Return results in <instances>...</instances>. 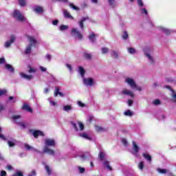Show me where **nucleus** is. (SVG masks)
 I'll list each match as a JSON object with an SVG mask.
<instances>
[{
    "label": "nucleus",
    "instance_id": "8",
    "mask_svg": "<svg viewBox=\"0 0 176 176\" xmlns=\"http://www.w3.org/2000/svg\"><path fill=\"white\" fill-rule=\"evenodd\" d=\"M46 146H54L56 145V142L54 140L47 139L45 141Z\"/></svg>",
    "mask_w": 176,
    "mask_h": 176
},
{
    "label": "nucleus",
    "instance_id": "53",
    "mask_svg": "<svg viewBox=\"0 0 176 176\" xmlns=\"http://www.w3.org/2000/svg\"><path fill=\"white\" fill-rule=\"evenodd\" d=\"M78 105L79 107H81L82 108H83V107H85V104L82 103L81 101H78Z\"/></svg>",
    "mask_w": 176,
    "mask_h": 176
},
{
    "label": "nucleus",
    "instance_id": "6",
    "mask_svg": "<svg viewBox=\"0 0 176 176\" xmlns=\"http://www.w3.org/2000/svg\"><path fill=\"white\" fill-rule=\"evenodd\" d=\"M83 83L84 85H86V86H93L94 81L93 80V78H84Z\"/></svg>",
    "mask_w": 176,
    "mask_h": 176
},
{
    "label": "nucleus",
    "instance_id": "20",
    "mask_svg": "<svg viewBox=\"0 0 176 176\" xmlns=\"http://www.w3.org/2000/svg\"><path fill=\"white\" fill-rule=\"evenodd\" d=\"M80 137L85 138V140H88L89 141H91V138L87 133H82L79 134Z\"/></svg>",
    "mask_w": 176,
    "mask_h": 176
},
{
    "label": "nucleus",
    "instance_id": "44",
    "mask_svg": "<svg viewBox=\"0 0 176 176\" xmlns=\"http://www.w3.org/2000/svg\"><path fill=\"white\" fill-rule=\"evenodd\" d=\"M138 167L140 170H144V162H140L139 163Z\"/></svg>",
    "mask_w": 176,
    "mask_h": 176
},
{
    "label": "nucleus",
    "instance_id": "28",
    "mask_svg": "<svg viewBox=\"0 0 176 176\" xmlns=\"http://www.w3.org/2000/svg\"><path fill=\"white\" fill-rule=\"evenodd\" d=\"M72 109V107L71 105H65L63 107V111L68 112V111H71Z\"/></svg>",
    "mask_w": 176,
    "mask_h": 176
},
{
    "label": "nucleus",
    "instance_id": "30",
    "mask_svg": "<svg viewBox=\"0 0 176 176\" xmlns=\"http://www.w3.org/2000/svg\"><path fill=\"white\" fill-rule=\"evenodd\" d=\"M122 39H124V41H126V39H127V38H129V33H127V32H124L122 36Z\"/></svg>",
    "mask_w": 176,
    "mask_h": 176
},
{
    "label": "nucleus",
    "instance_id": "61",
    "mask_svg": "<svg viewBox=\"0 0 176 176\" xmlns=\"http://www.w3.org/2000/svg\"><path fill=\"white\" fill-rule=\"evenodd\" d=\"M40 69H41V71H42V72H46V67L41 66Z\"/></svg>",
    "mask_w": 176,
    "mask_h": 176
},
{
    "label": "nucleus",
    "instance_id": "34",
    "mask_svg": "<svg viewBox=\"0 0 176 176\" xmlns=\"http://www.w3.org/2000/svg\"><path fill=\"white\" fill-rule=\"evenodd\" d=\"M12 176H24V175L23 174V172L18 170L14 175H12Z\"/></svg>",
    "mask_w": 176,
    "mask_h": 176
},
{
    "label": "nucleus",
    "instance_id": "37",
    "mask_svg": "<svg viewBox=\"0 0 176 176\" xmlns=\"http://www.w3.org/2000/svg\"><path fill=\"white\" fill-rule=\"evenodd\" d=\"M125 116H133V112L130 110H128L124 112Z\"/></svg>",
    "mask_w": 176,
    "mask_h": 176
},
{
    "label": "nucleus",
    "instance_id": "33",
    "mask_svg": "<svg viewBox=\"0 0 176 176\" xmlns=\"http://www.w3.org/2000/svg\"><path fill=\"white\" fill-rule=\"evenodd\" d=\"M65 30H68V25H62L60 26V31H65Z\"/></svg>",
    "mask_w": 176,
    "mask_h": 176
},
{
    "label": "nucleus",
    "instance_id": "59",
    "mask_svg": "<svg viewBox=\"0 0 176 176\" xmlns=\"http://www.w3.org/2000/svg\"><path fill=\"white\" fill-rule=\"evenodd\" d=\"M113 56H114V58H118V52L113 51Z\"/></svg>",
    "mask_w": 176,
    "mask_h": 176
},
{
    "label": "nucleus",
    "instance_id": "48",
    "mask_svg": "<svg viewBox=\"0 0 176 176\" xmlns=\"http://www.w3.org/2000/svg\"><path fill=\"white\" fill-rule=\"evenodd\" d=\"M0 131H2V129H1V127H0ZM0 138L3 141H6V138H5V136L1 133H0Z\"/></svg>",
    "mask_w": 176,
    "mask_h": 176
},
{
    "label": "nucleus",
    "instance_id": "31",
    "mask_svg": "<svg viewBox=\"0 0 176 176\" xmlns=\"http://www.w3.org/2000/svg\"><path fill=\"white\" fill-rule=\"evenodd\" d=\"M45 170H46V171H47L48 175H51V174H52V170H50V167H49V166L46 165V166H45Z\"/></svg>",
    "mask_w": 176,
    "mask_h": 176
},
{
    "label": "nucleus",
    "instance_id": "46",
    "mask_svg": "<svg viewBox=\"0 0 176 176\" xmlns=\"http://www.w3.org/2000/svg\"><path fill=\"white\" fill-rule=\"evenodd\" d=\"M78 126L81 131L85 129V125H83V123L82 122H78Z\"/></svg>",
    "mask_w": 176,
    "mask_h": 176
},
{
    "label": "nucleus",
    "instance_id": "16",
    "mask_svg": "<svg viewBox=\"0 0 176 176\" xmlns=\"http://www.w3.org/2000/svg\"><path fill=\"white\" fill-rule=\"evenodd\" d=\"M34 10L36 13H43V12H44L43 8H42L41 6H36L34 8Z\"/></svg>",
    "mask_w": 176,
    "mask_h": 176
},
{
    "label": "nucleus",
    "instance_id": "5",
    "mask_svg": "<svg viewBox=\"0 0 176 176\" xmlns=\"http://www.w3.org/2000/svg\"><path fill=\"white\" fill-rule=\"evenodd\" d=\"M133 151H132V155H137V153H138V152H140V147L138 146V145H137V143H135V142H133Z\"/></svg>",
    "mask_w": 176,
    "mask_h": 176
},
{
    "label": "nucleus",
    "instance_id": "11",
    "mask_svg": "<svg viewBox=\"0 0 176 176\" xmlns=\"http://www.w3.org/2000/svg\"><path fill=\"white\" fill-rule=\"evenodd\" d=\"M22 109L23 111H27L28 112L32 113V109L30 107V105H28V104H27V103L23 104V105L22 107Z\"/></svg>",
    "mask_w": 176,
    "mask_h": 176
},
{
    "label": "nucleus",
    "instance_id": "4",
    "mask_svg": "<svg viewBox=\"0 0 176 176\" xmlns=\"http://www.w3.org/2000/svg\"><path fill=\"white\" fill-rule=\"evenodd\" d=\"M72 34L78 38L80 41L83 39V35L77 29L73 28L72 30Z\"/></svg>",
    "mask_w": 176,
    "mask_h": 176
},
{
    "label": "nucleus",
    "instance_id": "14",
    "mask_svg": "<svg viewBox=\"0 0 176 176\" xmlns=\"http://www.w3.org/2000/svg\"><path fill=\"white\" fill-rule=\"evenodd\" d=\"M142 156L144 157V159H146V160H147V162L152 163V156H151L149 154L143 153Z\"/></svg>",
    "mask_w": 176,
    "mask_h": 176
},
{
    "label": "nucleus",
    "instance_id": "63",
    "mask_svg": "<svg viewBox=\"0 0 176 176\" xmlns=\"http://www.w3.org/2000/svg\"><path fill=\"white\" fill-rule=\"evenodd\" d=\"M53 25H57L58 24V20H54L52 21Z\"/></svg>",
    "mask_w": 176,
    "mask_h": 176
},
{
    "label": "nucleus",
    "instance_id": "3",
    "mask_svg": "<svg viewBox=\"0 0 176 176\" xmlns=\"http://www.w3.org/2000/svg\"><path fill=\"white\" fill-rule=\"evenodd\" d=\"M12 17H14V19H16L17 21H24V15L21 14V12H20V11L17 10L13 12Z\"/></svg>",
    "mask_w": 176,
    "mask_h": 176
},
{
    "label": "nucleus",
    "instance_id": "25",
    "mask_svg": "<svg viewBox=\"0 0 176 176\" xmlns=\"http://www.w3.org/2000/svg\"><path fill=\"white\" fill-rule=\"evenodd\" d=\"M63 14H64V16L66 17L67 19H72V16H71V14H69V12H68V11L67 10L63 11Z\"/></svg>",
    "mask_w": 176,
    "mask_h": 176
},
{
    "label": "nucleus",
    "instance_id": "40",
    "mask_svg": "<svg viewBox=\"0 0 176 176\" xmlns=\"http://www.w3.org/2000/svg\"><path fill=\"white\" fill-rule=\"evenodd\" d=\"M25 149H27V151H31V149L34 150V148L32 146H30V144H25Z\"/></svg>",
    "mask_w": 176,
    "mask_h": 176
},
{
    "label": "nucleus",
    "instance_id": "12",
    "mask_svg": "<svg viewBox=\"0 0 176 176\" xmlns=\"http://www.w3.org/2000/svg\"><path fill=\"white\" fill-rule=\"evenodd\" d=\"M86 20H89V16L82 18V20L80 22H78V24L81 30H83V28H85L84 23L85 21H86Z\"/></svg>",
    "mask_w": 176,
    "mask_h": 176
},
{
    "label": "nucleus",
    "instance_id": "41",
    "mask_svg": "<svg viewBox=\"0 0 176 176\" xmlns=\"http://www.w3.org/2000/svg\"><path fill=\"white\" fill-rule=\"evenodd\" d=\"M108 2L109 5H110V6H111L112 8L115 6V0H108Z\"/></svg>",
    "mask_w": 176,
    "mask_h": 176
},
{
    "label": "nucleus",
    "instance_id": "39",
    "mask_svg": "<svg viewBox=\"0 0 176 176\" xmlns=\"http://www.w3.org/2000/svg\"><path fill=\"white\" fill-rule=\"evenodd\" d=\"M108 52H109V49H108V47H102V53L103 54L108 53Z\"/></svg>",
    "mask_w": 176,
    "mask_h": 176
},
{
    "label": "nucleus",
    "instance_id": "13",
    "mask_svg": "<svg viewBox=\"0 0 176 176\" xmlns=\"http://www.w3.org/2000/svg\"><path fill=\"white\" fill-rule=\"evenodd\" d=\"M122 94H124V96H129V97H134V94L128 89L122 90Z\"/></svg>",
    "mask_w": 176,
    "mask_h": 176
},
{
    "label": "nucleus",
    "instance_id": "52",
    "mask_svg": "<svg viewBox=\"0 0 176 176\" xmlns=\"http://www.w3.org/2000/svg\"><path fill=\"white\" fill-rule=\"evenodd\" d=\"M142 14L147 15L148 14V11L145 8H142Z\"/></svg>",
    "mask_w": 176,
    "mask_h": 176
},
{
    "label": "nucleus",
    "instance_id": "7",
    "mask_svg": "<svg viewBox=\"0 0 176 176\" xmlns=\"http://www.w3.org/2000/svg\"><path fill=\"white\" fill-rule=\"evenodd\" d=\"M14 41H16V37L14 35H12L10 37V40L6 42L5 47H10V45H12V43H13Z\"/></svg>",
    "mask_w": 176,
    "mask_h": 176
},
{
    "label": "nucleus",
    "instance_id": "54",
    "mask_svg": "<svg viewBox=\"0 0 176 176\" xmlns=\"http://www.w3.org/2000/svg\"><path fill=\"white\" fill-rule=\"evenodd\" d=\"M122 142L125 146L127 145V140L126 139H122Z\"/></svg>",
    "mask_w": 176,
    "mask_h": 176
},
{
    "label": "nucleus",
    "instance_id": "60",
    "mask_svg": "<svg viewBox=\"0 0 176 176\" xmlns=\"http://www.w3.org/2000/svg\"><path fill=\"white\" fill-rule=\"evenodd\" d=\"M46 58L48 60V61H50V60H52V55L47 54L46 55Z\"/></svg>",
    "mask_w": 176,
    "mask_h": 176
},
{
    "label": "nucleus",
    "instance_id": "64",
    "mask_svg": "<svg viewBox=\"0 0 176 176\" xmlns=\"http://www.w3.org/2000/svg\"><path fill=\"white\" fill-rule=\"evenodd\" d=\"M1 176H6V171H5V170H1Z\"/></svg>",
    "mask_w": 176,
    "mask_h": 176
},
{
    "label": "nucleus",
    "instance_id": "50",
    "mask_svg": "<svg viewBox=\"0 0 176 176\" xmlns=\"http://www.w3.org/2000/svg\"><path fill=\"white\" fill-rule=\"evenodd\" d=\"M146 57H148V58L151 60V63H153V58H152V56H151V54H146Z\"/></svg>",
    "mask_w": 176,
    "mask_h": 176
},
{
    "label": "nucleus",
    "instance_id": "36",
    "mask_svg": "<svg viewBox=\"0 0 176 176\" xmlns=\"http://www.w3.org/2000/svg\"><path fill=\"white\" fill-rule=\"evenodd\" d=\"M128 52L129 53H130V54H134V53H135V49L133 47H129L128 48Z\"/></svg>",
    "mask_w": 176,
    "mask_h": 176
},
{
    "label": "nucleus",
    "instance_id": "45",
    "mask_svg": "<svg viewBox=\"0 0 176 176\" xmlns=\"http://www.w3.org/2000/svg\"><path fill=\"white\" fill-rule=\"evenodd\" d=\"M8 146H10V148H12V147L14 146V145H16V143H14L12 141H8Z\"/></svg>",
    "mask_w": 176,
    "mask_h": 176
},
{
    "label": "nucleus",
    "instance_id": "55",
    "mask_svg": "<svg viewBox=\"0 0 176 176\" xmlns=\"http://www.w3.org/2000/svg\"><path fill=\"white\" fill-rule=\"evenodd\" d=\"M79 171L80 174H83L85 173V168L79 167Z\"/></svg>",
    "mask_w": 176,
    "mask_h": 176
},
{
    "label": "nucleus",
    "instance_id": "57",
    "mask_svg": "<svg viewBox=\"0 0 176 176\" xmlns=\"http://www.w3.org/2000/svg\"><path fill=\"white\" fill-rule=\"evenodd\" d=\"M72 124L74 129H75V130H76V131H78V126H76V124H75V123H74V122H72Z\"/></svg>",
    "mask_w": 176,
    "mask_h": 176
},
{
    "label": "nucleus",
    "instance_id": "15",
    "mask_svg": "<svg viewBox=\"0 0 176 176\" xmlns=\"http://www.w3.org/2000/svg\"><path fill=\"white\" fill-rule=\"evenodd\" d=\"M58 95L60 97H64V94H63V92H60V88L56 87L54 92V97H57Z\"/></svg>",
    "mask_w": 176,
    "mask_h": 176
},
{
    "label": "nucleus",
    "instance_id": "56",
    "mask_svg": "<svg viewBox=\"0 0 176 176\" xmlns=\"http://www.w3.org/2000/svg\"><path fill=\"white\" fill-rule=\"evenodd\" d=\"M66 67H67V68H68V69H69V71H72V66H71V65H69V64H66Z\"/></svg>",
    "mask_w": 176,
    "mask_h": 176
},
{
    "label": "nucleus",
    "instance_id": "49",
    "mask_svg": "<svg viewBox=\"0 0 176 176\" xmlns=\"http://www.w3.org/2000/svg\"><path fill=\"white\" fill-rule=\"evenodd\" d=\"M138 5L142 8V6H144V3L142 2V0H138Z\"/></svg>",
    "mask_w": 176,
    "mask_h": 176
},
{
    "label": "nucleus",
    "instance_id": "23",
    "mask_svg": "<svg viewBox=\"0 0 176 176\" xmlns=\"http://www.w3.org/2000/svg\"><path fill=\"white\" fill-rule=\"evenodd\" d=\"M98 157L100 162H104V159H105V153L103 152L99 153Z\"/></svg>",
    "mask_w": 176,
    "mask_h": 176
},
{
    "label": "nucleus",
    "instance_id": "21",
    "mask_svg": "<svg viewBox=\"0 0 176 176\" xmlns=\"http://www.w3.org/2000/svg\"><path fill=\"white\" fill-rule=\"evenodd\" d=\"M22 78H24L25 79H27L28 80H31L32 79V75H27L24 73L21 74Z\"/></svg>",
    "mask_w": 176,
    "mask_h": 176
},
{
    "label": "nucleus",
    "instance_id": "35",
    "mask_svg": "<svg viewBox=\"0 0 176 176\" xmlns=\"http://www.w3.org/2000/svg\"><path fill=\"white\" fill-rule=\"evenodd\" d=\"M16 124L18 126H20L21 127H22V129H25V127H26L25 123H24V122H16Z\"/></svg>",
    "mask_w": 176,
    "mask_h": 176
},
{
    "label": "nucleus",
    "instance_id": "47",
    "mask_svg": "<svg viewBox=\"0 0 176 176\" xmlns=\"http://www.w3.org/2000/svg\"><path fill=\"white\" fill-rule=\"evenodd\" d=\"M153 104H154V105H160V100L159 99H156L153 102Z\"/></svg>",
    "mask_w": 176,
    "mask_h": 176
},
{
    "label": "nucleus",
    "instance_id": "26",
    "mask_svg": "<svg viewBox=\"0 0 176 176\" xmlns=\"http://www.w3.org/2000/svg\"><path fill=\"white\" fill-rule=\"evenodd\" d=\"M78 69L81 76H85V74H86V71H85V69H83L82 66H80L78 67Z\"/></svg>",
    "mask_w": 176,
    "mask_h": 176
},
{
    "label": "nucleus",
    "instance_id": "19",
    "mask_svg": "<svg viewBox=\"0 0 176 176\" xmlns=\"http://www.w3.org/2000/svg\"><path fill=\"white\" fill-rule=\"evenodd\" d=\"M95 129L98 133H101L102 131H107V129H105L104 128H102V126H100L98 125H95Z\"/></svg>",
    "mask_w": 176,
    "mask_h": 176
},
{
    "label": "nucleus",
    "instance_id": "18",
    "mask_svg": "<svg viewBox=\"0 0 176 176\" xmlns=\"http://www.w3.org/2000/svg\"><path fill=\"white\" fill-rule=\"evenodd\" d=\"M103 166L107 168V170H109V171H112V166H109V161L105 160L103 162Z\"/></svg>",
    "mask_w": 176,
    "mask_h": 176
},
{
    "label": "nucleus",
    "instance_id": "51",
    "mask_svg": "<svg viewBox=\"0 0 176 176\" xmlns=\"http://www.w3.org/2000/svg\"><path fill=\"white\" fill-rule=\"evenodd\" d=\"M6 93H7V91L5 89L0 90V96H3V94H6Z\"/></svg>",
    "mask_w": 176,
    "mask_h": 176
},
{
    "label": "nucleus",
    "instance_id": "43",
    "mask_svg": "<svg viewBox=\"0 0 176 176\" xmlns=\"http://www.w3.org/2000/svg\"><path fill=\"white\" fill-rule=\"evenodd\" d=\"M20 6H24L26 3L25 0H19Z\"/></svg>",
    "mask_w": 176,
    "mask_h": 176
},
{
    "label": "nucleus",
    "instance_id": "17",
    "mask_svg": "<svg viewBox=\"0 0 176 176\" xmlns=\"http://www.w3.org/2000/svg\"><path fill=\"white\" fill-rule=\"evenodd\" d=\"M96 36H97V35H96V34H94L93 32L89 34V39L91 41V42H92V43L96 42Z\"/></svg>",
    "mask_w": 176,
    "mask_h": 176
},
{
    "label": "nucleus",
    "instance_id": "2",
    "mask_svg": "<svg viewBox=\"0 0 176 176\" xmlns=\"http://www.w3.org/2000/svg\"><path fill=\"white\" fill-rule=\"evenodd\" d=\"M126 83H128V85H129L131 89H136L138 91H141V90H142V89L140 87L137 86L135 81H134V80H133L132 78H126Z\"/></svg>",
    "mask_w": 176,
    "mask_h": 176
},
{
    "label": "nucleus",
    "instance_id": "32",
    "mask_svg": "<svg viewBox=\"0 0 176 176\" xmlns=\"http://www.w3.org/2000/svg\"><path fill=\"white\" fill-rule=\"evenodd\" d=\"M162 31L164 32V34L166 35H170L171 34V30L166 29V28H162Z\"/></svg>",
    "mask_w": 176,
    "mask_h": 176
},
{
    "label": "nucleus",
    "instance_id": "27",
    "mask_svg": "<svg viewBox=\"0 0 176 176\" xmlns=\"http://www.w3.org/2000/svg\"><path fill=\"white\" fill-rule=\"evenodd\" d=\"M28 68L29 69V70H28L29 74H35V72H36V70H35V69L32 68V67H31V65H28Z\"/></svg>",
    "mask_w": 176,
    "mask_h": 176
},
{
    "label": "nucleus",
    "instance_id": "1",
    "mask_svg": "<svg viewBox=\"0 0 176 176\" xmlns=\"http://www.w3.org/2000/svg\"><path fill=\"white\" fill-rule=\"evenodd\" d=\"M27 38L30 42V45L26 47L25 54H30L31 53V47H36L38 41H36V39L34 36H27Z\"/></svg>",
    "mask_w": 176,
    "mask_h": 176
},
{
    "label": "nucleus",
    "instance_id": "9",
    "mask_svg": "<svg viewBox=\"0 0 176 176\" xmlns=\"http://www.w3.org/2000/svg\"><path fill=\"white\" fill-rule=\"evenodd\" d=\"M32 134H33L34 138H38V137H39V135H41V137H43L45 135L43 132H42L40 130L34 131Z\"/></svg>",
    "mask_w": 176,
    "mask_h": 176
},
{
    "label": "nucleus",
    "instance_id": "42",
    "mask_svg": "<svg viewBox=\"0 0 176 176\" xmlns=\"http://www.w3.org/2000/svg\"><path fill=\"white\" fill-rule=\"evenodd\" d=\"M69 6L74 10H79V8L76 7V6L74 5V3H70Z\"/></svg>",
    "mask_w": 176,
    "mask_h": 176
},
{
    "label": "nucleus",
    "instance_id": "29",
    "mask_svg": "<svg viewBox=\"0 0 176 176\" xmlns=\"http://www.w3.org/2000/svg\"><path fill=\"white\" fill-rule=\"evenodd\" d=\"M172 101H173V102H176V92L174 90H172Z\"/></svg>",
    "mask_w": 176,
    "mask_h": 176
},
{
    "label": "nucleus",
    "instance_id": "58",
    "mask_svg": "<svg viewBox=\"0 0 176 176\" xmlns=\"http://www.w3.org/2000/svg\"><path fill=\"white\" fill-rule=\"evenodd\" d=\"M36 175V172L35 170H32L31 174H30L28 176H35Z\"/></svg>",
    "mask_w": 176,
    "mask_h": 176
},
{
    "label": "nucleus",
    "instance_id": "38",
    "mask_svg": "<svg viewBox=\"0 0 176 176\" xmlns=\"http://www.w3.org/2000/svg\"><path fill=\"white\" fill-rule=\"evenodd\" d=\"M158 173L160 174H166L167 173V169H162V168H158L157 169Z\"/></svg>",
    "mask_w": 176,
    "mask_h": 176
},
{
    "label": "nucleus",
    "instance_id": "62",
    "mask_svg": "<svg viewBox=\"0 0 176 176\" xmlns=\"http://www.w3.org/2000/svg\"><path fill=\"white\" fill-rule=\"evenodd\" d=\"M12 119H13L14 120H17V119H20V116H12Z\"/></svg>",
    "mask_w": 176,
    "mask_h": 176
},
{
    "label": "nucleus",
    "instance_id": "24",
    "mask_svg": "<svg viewBox=\"0 0 176 176\" xmlns=\"http://www.w3.org/2000/svg\"><path fill=\"white\" fill-rule=\"evenodd\" d=\"M82 56L84 57V58H85L86 60H91V54H89V53H86L85 52L82 54Z\"/></svg>",
    "mask_w": 176,
    "mask_h": 176
},
{
    "label": "nucleus",
    "instance_id": "22",
    "mask_svg": "<svg viewBox=\"0 0 176 176\" xmlns=\"http://www.w3.org/2000/svg\"><path fill=\"white\" fill-rule=\"evenodd\" d=\"M6 69H8V71H10V72H14V67L11 65H9V64L6 65Z\"/></svg>",
    "mask_w": 176,
    "mask_h": 176
},
{
    "label": "nucleus",
    "instance_id": "10",
    "mask_svg": "<svg viewBox=\"0 0 176 176\" xmlns=\"http://www.w3.org/2000/svg\"><path fill=\"white\" fill-rule=\"evenodd\" d=\"M43 153H47L48 155H52V156H54V151L49 148V147H47V146H45Z\"/></svg>",
    "mask_w": 176,
    "mask_h": 176
}]
</instances>
